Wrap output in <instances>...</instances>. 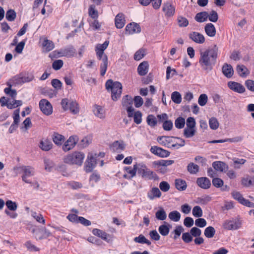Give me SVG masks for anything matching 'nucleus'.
Segmentation results:
<instances>
[{
	"label": "nucleus",
	"instance_id": "nucleus-1",
	"mask_svg": "<svg viewBox=\"0 0 254 254\" xmlns=\"http://www.w3.org/2000/svg\"><path fill=\"white\" fill-rule=\"evenodd\" d=\"M218 48L215 45L212 48H209L200 51L199 64L204 71H211L215 65L218 57Z\"/></svg>",
	"mask_w": 254,
	"mask_h": 254
},
{
	"label": "nucleus",
	"instance_id": "nucleus-2",
	"mask_svg": "<svg viewBox=\"0 0 254 254\" xmlns=\"http://www.w3.org/2000/svg\"><path fill=\"white\" fill-rule=\"evenodd\" d=\"M105 86L108 91H111L113 101H117L120 98L122 92V85L120 82H114L113 80L109 79L106 81Z\"/></svg>",
	"mask_w": 254,
	"mask_h": 254
},
{
	"label": "nucleus",
	"instance_id": "nucleus-3",
	"mask_svg": "<svg viewBox=\"0 0 254 254\" xmlns=\"http://www.w3.org/2000/svg\"><path fill=\"white\" fill-rule=\"evenodd\" d=\"M84 158V153L76 151L65 156L64 158V162L66 164H76L81 166Z\"/></svg>",
	"mask_w": 254,
	"mask_h": 254
},
{
	"label": "nucleus",
	"instance_id": "nucleus-4",
	"mask_svg": "<svg viewBox=\"0 0 254 254\" xmlns=\"http://www.w3.org/2000/svg\"><path fill=\"white\" fill-rule=\"evenodd\" d=\"M138 168V173L140 174L142 178L148 180H156L158 178L157 175L152 171L150 170L144 164H139Z\"/></svg>",
	"mask_w": 254,
	"mask_h": 254
},
{
	"label": "nucleus",
	"instance_id": "nucleus-5",
	"mask_svg": "<svg viewBox=\"0 0 254 254\" xmlns=\"http://www.w3.org/2000/svg\"><path fill=\"white\" fill-rule=\"evenodd\" d=\"M174 163V160H161L154 161L153 165L156 170L162 174H164L168 171L167 166H170Z\"/></svg>",
	"mask_w": 254,
	"mask_h": 254
},
{
	"label": "nucleus",
	"instance_id": "nucleus-6",
	"mask_svg": "<svg viewBox=\"0 0 254 254\" xmlns=\"http://www.w3.org/2000/svg\"><path fill=\"white\" fill-rule=\"evenodd\" d=\"M95 52L97 59L102 62V63L100 64V74L101 76H104L108 67V57L104 54V51L97 50Z\"/></svg>",
	"mask_w": 254,
	"mask_h": 254
},
{
	"label": "nucleus",
	"instance_id": "nucleus-7",
	"mask_svg": "<svg viewBox=\"0 0 254 254\" xmlns=\"http://www.w3.org/2000/svg\"><path fill=\"white\" fill-rule=\"evenodd\" d=\"M96 153H89L87 156V159L85 162L84 170L86 172L89 173L92 171L96 164Z\"/></svg>",
	"mask_w": 254,
	"mask_h": 254
},
{
	"label": "nucleus",
	"instance_id": "nucleus-8",
	"mask_svg": "<svg viewBox=\"0 0 254 254\" xmlns=\"http://www.w3.org/2000/svg\"><path fill=\"white\" fill-rule=\"evenodd\" d=\"M20 169L22 173V179L26 183H31V182L28 179L34 175V168L30 166H22L20 167Z\"/></svg>",
	"mask_w": 254,
	"mask_h": 254
},
{
	"label": "nucleus",
	"instance_id": "nucleus-9",
	"mask_svg": "<svg viewBox=\"0 0 254 254\" xmlns=\"http://www.w3.org/2000/svg\"><path fill=\"white\" fill-rule=\"evenodd\" d=\"M39 108L43 114L47 116L53 113V107L51 104L46 99H42L39 102Z\"/></svg>",
	"mask_w": 254,
	"mask_h": 254
},
{
	"label": "nucleus",
	"instance_id": "nucleus-10",
	"mask_svg": "<svg viewBox=\"0 0 254 254\" xmlns=\"http://www.w3.org/2000/svg\"><path fill=\"white\" fill-rule=\"evenodd\" d=\"M241 226V223L236 219L226 220L223 224L224 228L229 230H237L240 228Z\"/></svg>",
	"mask_w": 254,
	"mask_h": 254
},
{
	"label": "nucleus",
	"instance_id": "nucleus-11",
	"mask_svg": "<svg viewBox=\"0 0 254 254\" xmlns=\"http://www.w3.org/2000/svg\"><path fill=\"white\" fill-rule=\"evenodd\" d=\"M78 139L79 138L76 135L70 136L63 145V150L66 152L72 149L78 142Z\"/></svg>",
	"mask_w": 254,
	"mask_h": 254
},
{
	"label": "nucleus",
	"instance_id": "nucleus-12",
	"mask_svg": "<svg viewBox=\"0 0 254 254\" xmlns=\"http://www.w3.org/2000/svg\"><path fill=\"white\" fill-rule=\"evenodd\" d=\"M21 100H12L5 97L1 98V106H6L8 109H13L22 105Z\"/></svg>",
	"mask_w": 254,
	"mask_h": 254
},
{
	"label": "nucleus",
	"instance_id": "nucleus-13",
	"mask_svg": "<svg viewBox=\"0 0 254 254\" xmlns=\"http://www.w3.org/2000/svg\"><path fill=\"white\" fill-rule=\"evenodd\" d=\"M33 233L37 240L46 239L51 235L50 232L45 228H42L38 230H33Z\"/></svg>",
	"mask_w": 254,
	"mask_h": 254
},
{
	"label": "nucleus",
	"instance_id": "nucleus-14",
	"mask_svg": "<svg viewBox=\"0 0 254 254\" xmlns=\"http://www.w3.org/2000/svg\"><path fill=\"white\" fill-rule=\"evenodd\" d=\"M150 152L160 157H167L169 156L170 152L157 146H152Z\"/></svg>",
	"mask_w": 254,
	"mask_h": 254
},
{
	"label": "nucleus",
	"instance_id": "nucleus-15",
	"mask_svg": "<svg viewBox=\"0 0 254 254\" xmlns=\"http://www.w3.org/2000/svg\"><path fill=\"white\" fill-rule=\"evenodd\" d=\"M175 136H162L157 137V141L162 146L171 148V143H173V139Z\"/></svg>",
	"mask_w": 254,
	"mask_h": 254
},
{
	"label": "nucleus",
	"instance_id": "nucleus-16",
	"mask_svg": "<svg viewBox=\"0 0 254 254\" xmlns=\"http://www.w3.org/2000/svg\"><path fill=\"white\" fill-rule=\"evenodd\" d=\"M190 39L197 44H203L205 42L203 35L197 32H192L189 35Z\"/></svg>",
	"mask_w": 254,
	"mask_h": 254
},
{
	"label": "nucleus",
	"instance_id": "nucleus-17",
	"mask_svg": "<svg viewBox=\"0 0 254 254\" xmlns=\"http://www.w3.org/2000/svg\"><path fill=\"white\" fill-rule=\"evenodd\" d=\"M92 233L93 235L101 238L107 242H109L112 240V238L110 235L100 229L97 228L93 229L92 230Z\"/></svg>",
	"mask_w": 254,
	"mask_h": 254
},
{
	"label": "nucleus",
	"instance_id": "nucleus-18",
	"mask_svg": "<svg viewBox=\"0 0 254 254\" xmlns=\"http://www.w3.org/2000/svg\"><path fill=\"white\" fill-rule=\"evenodd\" d=\"M140 31V27L139 25L136 23H130L128 24L126 27V34H133L134 33H139Z\"/></svg>",
	"mask_w": 254,
	"mask_h": 254
},
{
	"label": "nucleus",
	"instance_id": "nucleus-19",
	"mask_svg": "<svg viewBox=\"0 0 254 254\" xmlns=\"http://www.w3.org/2000/svg\"><path fill=\"white\" fill-rule=\"evenodd\" d=\"M228 86L230 89L239 93H242L245 91V88L243 85L235 81L228 82Z\"/></svg>",
	"mask_w": 254,
	"mask_h": 254
},
{
	"label": "nucleus",
	"instance_id": "nucleus-20",
	"mask_svg": "<svg viewBox=\"0 0 254 254\" xmlns=\"http://www.w3.org/2000/svg\"><path fill=\"white\" fill-rule=\"evenodd\" d=\"M126 144L123 141H115L110 146L113 152H120L125 149Z\"/></svg>",
	"mask_w": 254,
	"mask_h": 254
},
{
	"label": "nucleus",
	"instance_id": "nucleus-21",
	"mask_svg": "<svg viewBox=\"0 0 254 254\" xmlns=\"http://www.w3.org/2000/svg\"><path fill=\"white\" fill-rule=\"evenodd\" d=\"M163 11L166 16L170 17L174 14L175 7L170 2H166L163 4Z\"/></svg>",
	"mask_w": 254,
	"mask_h": 254
},
{
	"label": "nucleus",
	"instance_id": "nucleus-22",
	"mask_svg": "<svg viewBox=\"0 0 254 254\" xmlns=\"http://www.w3.org/2000/svg\"><path fill=\"white\" fill-rule=\"evenodd\" d=\"M197 185L203 189H208L211 186L210 181L206 177H200L197 179Z\"/></svg>",
	"mask_w": 254,
	"mask_h": 254
},
{
	"label": "nucleus",
	"instance_id": "nucleus-23",
	"mask_svg": "<svg viewBox=\"0 0 254 254\" xmlns=\"http://www.w3.org/2000/svg\"><path fill=\"white\" fill-rule=\"evenodd\" d=\"M53 143L48 139H43L39 143V147L42 150L48 151L51 150L53 147Z\"/></svg>",
	"mask_w": 254,
	"mask_h": 254
},
{
	"label": "nucleus",
	"instance_id": "nucleus-24",
	"mask_svg": "<svg viewBox=\"0 0 254 254\" xmlns=\"http://www.w3.org/2000/svg\"><path fill=\"white\" fill-rule=\"evenodd\" d=\"M149 64L147 62L144 61L140 63L137 67V72L139 75L143 76L148 71Z\"/></svg>",
	"mask_w": 254,
	"mask_h": 254
},
{
	"label": "nucleus",
	"instance_id": "nucleus-25",
	"mask_svg": "<svg viewBox=\"0 0 254 254\" xmlns=\"http://www.w3.org/2000/svg\"><path fill=\"white\" fill-rule=\"evenodd\" d=\"M125 170L129 175L128 177L127 175H124L125 178L131 179L136 175L137 170H138V165L135 164L133 165V168L131 167H125Z\"/></svg>",
	"mask_w": 254,
	"mask_h": 254
},
{
	"label": "nucleus",
	"instance_id": "nucleus-26",
	"mask_svg": "<svg viewBox=\"0 0 254 254\" xmlns=\"http://www.w3.org/2000/svg\"><path fill=\"white\" fill-rule=\"evenodd\" d=\"M115 22L117 28L121 29L123 28L125 24L124 14L122 13L118 14L115 17Z\"/></svg>",
	"mask_w": 254,
	"mask_h": 254
},
{
	"label": "nucleus",
	"instance_id": "nucleus-27",
	"mask_svg": "<svg viewBox=\"0 0 254 254\" xmlns=\"http://www.w3.org/2000/svg\"><path fill=\"white\" fill-rule=\"evenodd\" d=\"M236 70L242 77H246L249 74L250 71L247 67L243 64H239L237 66Z\"/></svg>",
	"mask_w": 254,
	"mask_h": 254
},
{
	"label": "nucleus",
	"instance_id": "nucleus-28",
	"mask_svg": "<svg viewBox=\"0 0 254 254\" xmlns=\"http://www.w3.org/2000/svg\"><path fill=\"white\" fill-rule=\"evenodd\" d=\"M222 71L224 75L227 78H231L233 75V69L231 65L225 64L222 68Z\"/></svg>",
	"mask_w": 254,
	"mask_h": 254
},
{
	"label": "nucleus",
	"instance_id": "nucleus-29",
	"mask_svg": "<svg viewBox=\"0 0 254 254\" xmlns=\"http://www.w3.org/2000/svg\"><path fill=\"white\" fill-rule=\"evenodd\" d=\"M204 30L206 34L209 37H214L216 35V28L214 25L211 23L206 24L204 27Z\"/></svg>",
	"mask_w": 254,
	"mask_h": 254
},
{
	"label": "nucleus",
	"instance_id": "nucleus-30",
	"mask_svg": "<svg viewBox=\"0 0 254 254\" xmlns=\"http://www.w3.org/2000/svg\"><path fill=\"white\" fill-rule=\"evenodd\" d=\"M94 115L100 119H104L105 117V111L103 107L99 105H95L93 108Z\"/></svg>",
	"mask_w": 254,
	"mask_h": 254
},
{
	"label": "nucleus",
	"instance_id": "nucleus-31",
	"mask_svg": "<svg viewBox=\"0 0 254 254\" xmlns=\"http://www.w3.org/2000/svg\"><path fill=\"white\" fill-rule=\"evenodd\" d=\"M53 142L57 145H61L65 140L64 137L57 133L54 132L52 136Z\"/></svg>",
	"mask_w": 254,
	"mask_h": 254
},
{
	"label": "nucleus",
	"instance_id": "nucleus-32",
	"mask_svg": "<svg viewBox=\"0 0 254 254\" xmlns=\"http://www.w3.org/2000/svg\"><path fill=\"white\" fill-rule=\"evenodd\" d=\"M175 185L176 189L180 191L185 190L187 187L186 182L181 179H176Z\"/></svg>",
	"mask_w": 254,
	"mask_h": 254
},
{
	"label": "nucleus",
	"instance_id": "nucleus-33",
	"mask_svg": "<svg viewBox=\"0 0 254 254\" xmlns=\"http://www.w3.org/2000/svg\"><path fill=\"white\" fill-rule=\"evenodd\" d=\"M209 14L206 11H202L197 13L195 16V20L198 22H203L207 20Z\"/></svg>",
	"mask_w": 254,
	"mask_h": 254
},
{
	"label": "nucleus",
	"instance_id": "nucleus-34",
	"mask_svg": "<svg viewBox=\"0 0 254 254\" xmlns=\"http://www.w3.org/2000/svg\"><path fill=\"white\" fill-rule=\"evenodd\" d=\"M147 195L150 200H153L155 197H160L161 196V192L158 188L154 187L152 189Z\"/></svg>",
	"mask_w": 254,
	"mask_h": 254
},
{
	"label": "nucleus",
	"instance_id": "nucleus-35",
	"mask_svg": "<svg viewBox=\"0 0 254 254\" xmlns=\"http://www.w3.org/2000/svg\"><path fill=\"white\" fill-rule=\"evenodd\" d=\"M212 167L217 171L223 172L226 168V164L221 161H215L212 163Z\"/></svg>",
	"mask_w": 254,
	"mask_h": 254
},
{
	"label": "nucleus",
	"instance_id": "nucleus-36",
	"mask_svg": "<svg viewBox=\"0 0 254 254\" xmlns=\"http://www.w3.org/2000/svg\"><path fill=\"white\" fill-rule=\"evenodd\" d=\"M75 53V49L72 47H69L62 50L60 53L63 56L70 57L73 56Z\"/></svg>",
	"mask_w": 254,
	"mask_h": 254
},
{
	"label": "nucleus",
	"instance_id": "nucleus-37",
	"mask_svg": "<svg viewBox=\"0 0 254 254\" xmlns=\"http://www.w3.org/2000/svg\"><path fill=\"white\" fill-rule=\"evenodd\" d=\"M199 170V166L193 163H189L187 166V170L191 174H196Z\"/></svg>",
	"mask_w": 254,
	"mask_h": 254
},
{
	"label": "nucleus",
	"instance_id": "nucleus-38",
	"mask_svg": "<svg viewBox=\"0 0 254 254\" xmlns=\"http://www.w3.org/2000/svg\"><path fill=\"white\" fill-rule=\"evenodd\" d=\"M68 110L73 114H78L79 111L78 104L76 101H71L69 103Z\"/></svg>",
	"mask_w": 254,
	"mask_h": 254
},
{
	"label": "nucleus",
	"instance_id": "nucleus-39",
	"mask_svg": "<svg viewBox=\"0 0 254 254\" xmlns=\"http://www.w3.org/2000/svg\"><path fill=\"white\" fill-rule=\"evenodd\" d=\"M196 129L186 127L184 129V135L186 138H190L193 137L196 133Z\"/></svg>",
	"mask_w": 254,
	"mask_h": 254
},
{
	"label": "nucleus",
	"instance_id": "nucleus-40",
	"mask_svg": "<svg viewBox=\"0 0 254 254\" xmlns=\"http://www.w3.org/2000/svg\"><path fill=\"white\" fill-rule=\"evenodd\" d=\"M216 233V231L212 226H209L205 228L204 234L206 238H211L214 237Z\"/></svg>",
	"mask_w": 254,
	"mask_h": 254
},
{
	"label": "nucleus",
	"instance_id": "nucleus-41",
	"mask_svg": "<svg viewBox=\"0 0 254 254\" xmlns=\"http://www.w3.org/2000/svg\"><path fill=\"white\" fill-rule=\"evenodd\" d=\"M42 45L46 52H49L54 48V44L53 42L47 39H44Z\"/></svg>",
	"mask_w": 254,
	"mask_h": 254
},
{
	"label": "nucleus",
	"instance_id": "nucleus-42",
	"mask_svg": "<svg viewBox=\"0 0 254 254\" xmlns=\"http://www.w3.org/2000/svg\"><path fill=\"white\" fill-rule=\"evenodd\" d=\"M169 218L174 222H178L180 220L181 214L176 210L171 211L168 215Z\"/></svg>",
	"mask_w": 254,
	"mask_h": 254
},
{
	"label": "nucleus",
	"instance_id": "nucleus-43",
	"mask_svg": "<svg viewBox=\"0 0 254 254\" xmlns=\"http://www.w3.org/2000/svg\"><path fill=\"white\" fill-rule=\"evenodd\" d=\"M89 15L92 19H97L99 15L97 10L96 9L95 6L94 5H91L88 9Z\"/></svg>",
	"mask_w": 254,
	"mask_h": 254
},
{
	"label": "nucleus",
	"instance_id": "nucleus-44",
	"mask_svg": "<svg viewBox=\"0 0 254 254\" xmlns=\"http://www.w3.org/2000/svg\"><path fill=\"white\" fill-rule=\"evenodd\" d=\"M134 241L136 243L139 244H146L150 246L151 244V242L147 240L143 235H140L138 237H136L134 239Z\"/></svg>",
	"mask_w": 254,
	"mask_h": 254
},
{
	"label": "nucleus",
	"instance_id": "nucleus-45",
	"mask_svg": "<svg viewBox=\"0 0 254 254\" xmlns=\"http://www.w3.org/2000/svg\"><path fill=\"white\" fill-rule=\"evenodd\" d=\"M171 99L176 104H180L182 102V96L178 91H174L171 94Z\"/></svg>",
	"mask_w": 254,
	"mask_h": 254
},
{
	"label": "nucleus",
	"instance_id": "nucleus-46",
	"mask_svg": "<svg viewBox=\"0 0 254 254\" xmlns=\"http://www.w3.org/2000/svg\"><path fill=\"white\" fill-rule=\"evenodd\" d=\"M231 194L234 199L238 200L242 204H243L246 199L239 191H233L232 192Z\"/></svg>",
	"mask_w": 254,
	"mask_h": 254
},
{
	"label": "nucleus",
	"instance_id": "nucleus-47",
	"mask_svg": "<svg viewBox=\"0 0 254 254\" xmlns=\"http://www.w3.org/2000/svg\"><path fill=\"white\" fill-rule=\"evenodd\" d=\"M132 103V98L129 95H126L122 99V105L125 108L131 106Z\"/></svg>",
	"mask_w": 254,
	"mask_h": 254
},
{
	"label": "nucleus",
	"instance_id": "nucleus-48",
	"mask_svg": "<svg viewBox=\"0 0 254 254\" xmlns=\"http://www.w3.org/2000/svg\"><path fill=\"white\" fill-rule=\"evenodd\" d=\"M155 217L158 220H164L167 218V214L165 210L161 208L156 212Z\"/></svg>",
	"mask_w": 254,
	"mask_h": 254
},
{
	"label": "nucleus",
	"instance_id": "nucleus-49",
	"mask_svg": "<svg viewBox=\"0 0 254 254\" xmlns=\"http://www.w3.org/2000/svg\"><path fill=\"white\" fill-rule=\"evenodd\" d=\"M147 124L151 127H154L157 124L156 118L153 115H149L146 119Z\"/></svg>",
	"mask_w": 254,
	"mask_h": 254
},
{
	"label": "nucleus",
	"instance_id": "nucleus-50",
	"mask_svg": "<svg viewBox=\"0 0 254 254\" xmlns=\"http://www.w3.org/2000/svg\"><path fill=\"white\" fill-rule=\"evenodd\" d=\"M185 120L183 117H179L175 121V126L178 129L183 128L185 127Z\"/></svg>",
	"mask_w": 254,
	"mask_h": 254
},
{
	"label": "nucleus",
	"instance_id": "nucleus-51",
	"mask_svg": "<svg viewBox=\"0 0 254 254\" xmlns=\"http://www.w3.org/2000/svg\"><path fill=\"white\" fill-rule=\"evenodd\" d=\"M146 51L144 49H140L137 51L134 55V59L136 61H139L144 57L145 55Z\"/></svg>",
	"mask_w": 254,
	"mask_h": 254
},
{
	"label": "nucleus",
	"instance_id": "nucleus-52",
	"mask_svg": "<svg viewBox=\"0 0 254 254\" xmlns=\"http://www.w3.org/2000/svg\"><path fill=\"white\" fill-rule=\"evenodd\" d=\"M93 21H89V26L94 30L100 29L101 24L99 22L97 19H93Z\"/></svg>",
	"mask_w": 254,
	"mask_h": 254
},
{
	"label": "nucleus",
	"instance_id": "nucleus-53",
	"mask_svg": "<svg viewBox=\"0 0 254 254\" xmlns=\"http://www.w3.org/2000/svg\"><path fill=\"white\" fill-rule=\"evenodd\" d=\"M209 125L210 128L215 130L218 128L219 124L217 119L213 117L209 119Z\"/></svg>",
	"mask_w": 254,
	"mask_h": 254
},
{
	"label": "nucleus",
	"instance_id": "nucleus-54",
	"mask_svg": "<svg viewBox=\"0 0 254 254\" xmlns=\"http://www.w3.org/2000/svg\"><path fill=\"white\" fill-rule=\"evenodd\" d=\"M178 25L181 27H187L189 25L188 20L183 16H178L177 18Z\"/></svg>",
	"mask_w": 254,
	"mask_h": 254
},
{
	"label": "nucleus",
	"instance_id": "nucleus-55",
	"mask_svg": "<svg viewBox=\"0 0 254 254\" xmlns=\"http://www.w3.org/2000/svg\"><path fill=\"white\" fill-rule=\"evenodd\" d=\"M192 214L195 217H200L203 215L202 209L199 206H195L192 209Z\"/></svg>",
	"mask_w": 254,
	"mask_h": 254
},
{
	"label": "nucleus",
	"instance_id": "nucleus-56",
	"mask_svg": "<svg viewBox=\"0 0 254 254\" xmlns=\"http://www.w3.org/2000/svg\"><path fill=\"white\" fill-rule=\"evenodd\" d=\"M175 139H178L180 140V142L179 143H171V148H175L179 149V148L184 146L185 145V140L184 139H182L179 137H175Z\"/></svg>",
	"mask_w": 254,
	"mask_h": 254
},
{
	"label": "nucleus",
	"instance_id": "nucleus-57",
	"mask_svg": "<svg viewBox=\"0 0 254 254\" xmlns=\"http://www.w3.org/2000/svg\"><path fill=\"white\" fill-rule=\"evenodd\" d=\"M158 231L161 235L165 236L169 233V228L166 225H161L159 227Z\"/></svg>",
	"mask_w": 254,
	"mask_h": 254
},
{
	"label": "nucleus",
	"instance_id": "nucleus-58",
	"mask_svg": "<svg viewBox=\"0 0 254 254\" xmlns=\"http://www.w3.org/2000/svg\"><path fill=\"white\" fill-rule=\"evenodd\" d=\"M207 101V95L205 94H202L199 96L198 98V103L200 106H204L206 104Z\"/></svg>",
	"mask_w": 254,
	"mask_h": 254
},
{
	"label": "nucleus",
	"instance_id": "nucleus-59",
	"mask_svg": "<svg viewBox=\"0 0 254 254\" xmlns=\"http://www.w3.org/2000/svg\"><path fill=\"white\" fill-rule=\"evenodd\" d=\"M32 216L38 222L41 223L43 224L45 223V220L42 214L33 212H32Z\"/></svg>",
	"mask_w": 254,
	"mask_h": 254
},
{
	"label": "nucleus",
	"instance_id": "nucleus-60",
	"mask_svg": "<svg viewBox=\"0 0 254 254\" xmlns=\"http://www.w3.org/2000/svg\"><path fill=\"white\" fill-rule=\"evenodd\" d=\"M5 17L8 21H12L16 17V13L13 10L10 9L7 11Z\"/></svg>",
	"mask_w": 254,
	"mask_h": 254
},
{
	"label": "nucleus",
	"instance_id": "nucleus-61",
	"mask_svg": "<svg viewBox=\"0 0 254 254\" xmlns=\"http://www.w3.org/2000/svg\"><path fill=\"white\" fill-rule=\"evenodd\" d=\"M195 225L197 227L203 228L206 226L207 222L204 218L199 217L195 220Z\"/></svg>",
	"mask_w": 254,
	"mask_h": 254
},
{
	"label": "nucleus",
	"instance_id": "nucleus-62",
	"mask_svg": "<svg viewBox=\"0 0 254 254\" xmlns=\"http://www.w3.org/2000/svg\"><path fill=\"white\" fill-rule=\"evenodd\" d=\"M5 205L7 206L8 210L15 211L16 210L17 206L15 202H13L11 200H7L5 202Z\"/></svg>",
	"mask_w": 254,
	"mask_h": 254
},
{
	"label": "nucleus",
	"instance_id": "nucleus-63",
	"mask_svg": "<svg viewBox=\"0 0 254 254\" xmlns=\"http://www.w3.org/2000/svg\"><path fill=\"white\" fill-rule=\"evenodd\" d=\"M211 200V197L209 195H205L197 198V202L201 204H206Z\"/></svg>",
	"mask_w": 254,
	"mask_h": 254
},
{
	"label": "nucleus",
	"instance_id": "nucleus-64",
	"mask_svg": "<svg viewBox=\"0 0 254 254\" xmlns=\"http://www.w3.org/2000/svg\"><path fill=\"white\" fill-rule=\"evenodd\" d=\"M64 64L63 61L61 60H58L55 61L52 64L53 68L56 70H59Z\"/></svg>",
	"mask_w": 254,
	"mask_h": 254
}]
</instances>
